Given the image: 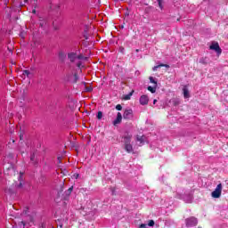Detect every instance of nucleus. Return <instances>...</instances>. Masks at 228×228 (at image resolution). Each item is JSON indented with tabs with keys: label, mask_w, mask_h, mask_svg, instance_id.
Instances as JSON below:
<instances>
[{
	"label": "nucleus",
	"mask_w": 228,
	"mask_h": 228,
	"mask_svg": "<svg viewBox=\"0 0 228 228\" xmlns=\"http://www.w3.org/2000/svg\"><path fill=\"white\" fill-rule=\"evenodd\" d=\"M199 224V220L195 216H191L185 219V225L186 227H195Z\"/></svg>",
	"instance_id": "f257e3e1"
},
{
	"label": "nucleus",
	"mask_w": 228,
	"mask_h": 228,
	"mask_svg": "<svg viewBox=\"0 0 228 228\" xmlns=\"http://www.w3.org/2000/svg\"><path fill=\"white\" fill-rule=\"evenodd\" d=\"M213 199H220L222 197V183L217 184L216 188L211 193Z\"/></svg>",
	"instance_id": "f03ea898"
},
{
	"label": "nucleus",
	"mask_w": 228,
	"mask_h": 228,
	"mask_svg": "<svg viewBox=\"0 0 228 228\" xmlns=\"http://www.w3.org/2000/svg\"><path fill=\"white\" fill-rule=\"evenodd\" d=\"M123 118L125 120H131V118H133V110L132 109H126L124 111Z\"/></svg>",
	"instance_id": "7ed1b4c3"
},
{
	"label": "nucleus",
	"mask_w": 228,
	"mask_h": 228,
	"mask_svg": "<svg viewBox=\"0 0 228 228\" xmlns=\"http://www.w3.org/2000/svg\"><path fill=\"white\" fill-rule=\"evenodd\" d=\"M209 49L212 51H216L218 54H222V48H220V45L218 43H213L210 46Z\"/></svg>",
	"instance_id": "20e7f679"
},
{
	"label": "nucleus",
	"mask_w": 228,
	"mask_h": 228,
	"mask_svg": "<svg viewBox=\"0 0 228 228\" xmlns=\"http://www.w3.org/2000/svg\"><path fill=\"white\" fill-rule=\"evenodd\" d=\"M139 102L142 106H147L149 104V96L142 94L139 99Z\"/></svg>",
	"instance_id": "39448f33"
},
{
	"label": "nucleus",
	"mask_w": 228,
	"mask_h": 228,
	"mask_svg": "<svg viewBox=\"0 0 228 228\" xmlns=\"http://www.w3.org/2000/svg\"><path fill=\"white\" fill-rule=\"evenodd\" d=\"M133 138V135L130 134L129 133H126L124 135H123V143L126 144V143H131V139Z\"/></svg>",
	"instance_id": "423d86ee"
},
{
	"label": "nucleus",
	"mask_w": 228,
	"mask_h": 228,
	"mask_svg": "<svg viewBox=\"0 0 228 228\" xmlns=\"http://www.w3.org/2000/svg\"><path fill=\"white\" fill-rule=\"evenodd\" d=\"M68 59L69 60V61H71V63H74V61L77 60V53H74V52L69 53Z\"/></svg>",
	"instance_id": "0eeeda50"
},
{
	"label": "nucleus",
	"mask_w": 228,
	"mask_h": 228,
	"mask_svg": "<svg viewBox=\"0 0 228 228\" xmlns=\"http://www.w3.org/2000/svg\"><path fill=\"white\" fill-rule=\"evenodd\" d=\"M199 63L201 65H209V63H211V60L209 57H201L200 58Z\"/></svg>",
	"instance_id": "6e6552de"
},
{
	"label": "nucleus",
	"mask_w": 228,
	"mask_h": 228,
	"mask_svg": "<svg viewBox=\"0 0 228 228\" xmlns=\"http://www.w3.org/2000/svg\"><path fill=\"white\" fill-rule=\"evenodd\" d=\"M122 122V113L118 112L116 119L113 121V126H118Z\"/></svg>",
	"instance_id": "1a4fd4ad"
},
{
	"label": "nucleus",
	"mask_w": 228,
	"mask_h": 228,
	"mask_svg": "<svg viewBox=\"0 0 228 228\" xmlns=\"http://www.w3.org/2000/svg\"><path fill=\"white\" fill-rule=\"evenodd\" d=\"M183 92L184 99H188L190 97V91L188 90V87L186 86H183Z\"/></svg>",
	"instance_id": "9d476101"
},
{
	"label": "nucleus",
	"mask_w": 228,
	"mask_h": 228,
	"mask_svg": "<svg viewBox=\"0 0 228 228\" xmlns=\"http://www.w3.org/2000/svg\"><path fill=\"white\" fill-rule=\"evenodd\" d=\"M125 151L128 153L133 152V145L131 142L125 144Z\"/></svg>",
	"instance_id": "9b49d317"
},
{
	"label": "nucleus",
	"mask_w": 228,
	"mask_h": 228,
	"mask_svg": "<svg viewBox=\"0 0 228 228\" xmlns=\"http://www.w3.org/2000/svg\"><path fill=\"white\" fill-rule=\"evenodd\" d=\"M66 58H67V54L65 53V52H60L59 53V60L61 61H65Z\"/></svg>",
	"instance_id": "f8f14e48"
},
{
	"label": "nucleus",
	"mask_w": 228,
	"mask_h": 228,
	"mask_svg": "<svg viewBox=\"0 0 228 228\" xmlns=\"http://www.w3.org/2000/svg\"><path fill=\"white\" fill-rule=\"evenodd\" d=\"M136 142H140L141 145H143L144 142H145V135H137L136 137Z\"/></svg>",
	"instance_id": "ddd939ff"
},
{
	"label": "nucleus",
	"mask_w": 228,
	"mask_h": 228,
	"mask_svg": "<svg viewBox=\"0 0 228 228\" xmlns=\"http://www.w3.org/2000/svg\"><path fill=\"white\" fill-rule=\"evenodd\" d=\"M19 184H16V188H18V190H20V188H22V173L20 174V176H19Z\"/></svg>",
	"instance_id": "4468645a"
},
{
	"label": "nucleus",
	"mask_w": 228,
	"mask_h": 228,
	"mask_svg": "<svg viewBox=\"0 0 228 228\" xmlns=\"http://www.w3.org/2000/svg\"><path fill=\"white\" fill-rule=\"evenodd\" d=\"M173 106H179L181 104V102L177 99H171L169 102Z\"/></svg>",
	"instance_id": "2eb2a0df"
},
{
	"label": "nucleus",
	"mask_w": 228,
	"mask_h": 228,
	"mask_svg": "<svg viewBox=\"0 0 228 228\" xmlns=\"http://www.w3.org/2000/svg\"><path fill=\"white\" fill-rule=\"evenodd\" d=\"M158 86H148V90H149V92H151V94H156V87H157Z\"/></svg>",
	"instance_id": "dca6fc26"
},
{
	"label": "nucleus",
	"mask_w": 228,
	"mask_h": 228,
	"mask_svg": "<svg viewBox=\"0 0 228 228\" xmlns=\"http://www.w3.org/2000/svg\"><path fill=\"white\" fill-rule=\"evenodd\" d=\"M72 190H74V187H69V190H67V191H65V195H66L67 197H69V195H70V193H72Z\"/></svg>",
	"instance_id": "f3484780"
},
{
	"label": "nucleus",
	"mask_w": 228,
	"mask_h": 228,
	"mask_svg": "<svg viewBox=\"0 0 228 228\" xmlns=\"http://www.w3.org/2000/svg\"><path fill=\"white\" fill-rule=\"evenodd\" d=\"M150 83H153L155 86H158V82L154 79L153 77H150Z\"/></svg>",
	"instance_id": "a211bd4d"
},
{
	"label": "nucleus",
	"mask_w": 228,
	"mask_h": 228,
	"mask_svg": "<svg viewBox=\"0 0 228 228\" xmlns=\"http://www.w3.org/2000/svg\"><path fill=\"white\" fill-rule=\"evenodd\" d=\"M157 1H158V4H159V7L160 8V10H163L164 0H157Z\"/></svg>",
	"instance_id": "6ab92c4d"
},
{
	"label": "nucleus",
	"mask_w": 228,
	"mask_h": 228,
	"mask_svg": "<svg viewBox=\"0 0 228 228\" xmlns=\"http://www.w3.org/2000/svg\"><path fill=\"white\" fill-rule=\"evenodd\" d=\"M30 75H31V72H29V70L26 69L23 71V76H27V77H29Z\"/></svg>",
	"instance_id": "aec40b11"
},
{
	"label": "nucleus",
	"mask_w": 228,
	"mask_h": 228,
	"mask_svg": "<svg viewBox=\"0 0 228 228\" xmlns=\"http://www.w3.org/2000/svg\"><path fill=\"white\" fill-rule=\"evenodd\" d=\"M118 52L121 53V54H125L126 53V49L124 48V46H120L118 49Z\"/></svg>",
	"instance_id": "412c9836"
},
{
	"label": "nucleus",
	"mask_w": 228,
	"mask_h": 228,
	"mask_svg": "<svg viewBox=\"0 0 228 228\" xmlns=\"http://www.w3.org/2000/svg\"><path fill=\"white\" fill-rule=\"evenodd\" d=\"M77 60H86V57H84L82 53L77 55Z\"/></svg>",
	"instance_id": "4be33fe9"
},
{
	"label": "nucleus",
	"mask_w": 228,
	"mask_h": 228,
	"mask_svg": "<svg viewBox=\"0 0 228 228\" xmlns=\"http://www.w3.org/2000/svg\"><path fill=\"white\" fill-rule=\"evenodd\" d=\"M78 79H79V77L77 76V73H75L74 74V81H73V83H77Z\"/></svg>",
	"instance_id": "5701e85b"
},
{
	"label": "nucleus",
	"mask_w": 228,
	"mask_h": 228,
	"mask_svg": "<svg viewBox=\"0 0 228 228\" xmlns=\"http://www.w3.org/2000/svg\"><path fill=\"white\" fill-rule=\"evenodd\" d=\"M96 117H97L98 120H101V118H102V111H98Z\"/></svg>",
	"instance_id": "b1692460"
},
{
	"label": "nucleus",
	"mask_w": 228,
	"mask_h": 228,
	"mask_svg": "<svg viewBox=\"0 0 228 228\" xmlns=\"http://www.w3.org/2000/svg\"><path fill=\"white\" fill-rule=\"evenodd\" d=\"M154 220H150L149 223H148V226L149 227H154Z\"/></svg>",
	"instance_id": "393cba45"
},
{
	"label": "nucleus",
	"mask_w": 228,
	"mask_h": 228,
	"mask_svg": "<svg viewBox=\"0 0 228 228\" xmlns=\"http://www.w3.org/2000/svg\"><path fill=\"white\" fill-rule=\"evenodd\" d=\"M131 95H133V93H130L129 94H126L125 96V101H129V99H131Z\"/></svg>",
	"instance_id": "a878e982"
},
{
	"label": "nucleus",
	"mask_w": 228,
	"mask_h": 228,
	"mask_svg": "<svg viewBox=\"0 0 228 228\" xmlns=\"http://www.w3.org/2000/svg\"><path fill=\"white\" fill-rule=\"evenodd\" d=\"M161 67H164V65L160 64V65L155 66V67H153L152 70L156 71V70H158V69H159Z\"/></svg>",
	"instance_id": "bb28decb"
},
{
	"label": "nucleus",
	"mask_w": 228,
	"mask_h": 228,
	"mask_svg": "<svg viewBox=\"0 0 228 228\" xmlns=\"http://www.w3.org/2000/svg\"><path fill=\"white\" fill-rule=\"evenodd\" d=\"M116 110H118V111H122V105L118 104V105L116 106Z\"/></svg>",
	"instance_id": "cd10ccee"
},
{
	"label": "nucleus",
	"mask_w": 228,
	"mask_h": 228,
	"mask_svg": "<svg viewBox=\"0 0 228 228\" xmlns=\"http://www.w3.org/2000/svg\"><path fill=\"white\" fill-rule=\"evenodd\" d=\"M139 228H148V224H142Z\"/></svg>",
	"instance_id": "c85d7f7f"
},
{
	"label": "nucleus",
	"mask_w": 228,
	"mask_h": 228,
	"mask_svg": "<svg viewBox=\"0 0 228 228\" xmlns=\"http://www.w3.org/2000/svg\"><path fill=\"white\" fill-rule=\"evenodd\" d=\"M81 65H83V63H82L81 61H78V62L77 63V67L78 69H81Z\"/></svg>",
	"instance_id": "c756f323"
},
{
	"label": "nucleus",
	"mask_w": 228,
	"mask_h": 228,
	"mask_svg": "<svg viewBox=\"0 0 228 228\" xmlns=\"http://www.w3.org/2000/svg\"><path fill=\"white\" fill-rule=\"evenodd\" d=\"M86 92H92V87H87Z\"/></svg>",
	"instance_id": "7c9ffc66"
},
{
	"label": "nucleus",
	"mask_w": 228,
	"mask_h": 228,
	"mask_svg": "<svg viewBox=\"0 0 228 228\" xmlns=\"http://www.w3.org/2000/svg\"><path fill=\"white\" fill-rule=\"evenodd\" d=\"M111 193H112V195H116L115 189H111Z\"/></svg>",
	"instance_id": "2f4dec72"
},
{
	"label": "nucleus",
	"mask_w": 228,
	"mask_h": 228,
	"mask_svg": "<svg viewBox=\"0 0 228 228\" xmlns=\"http://www.w3.org/2000/svg\"><path fill=\"white\" fill-rule=\"evenodd\" d=\"M34 159H35V155H31V156H30L31 161H33Z\"/></svg>",
	"instance_id": "473e14b6"
},
{
	"label": "nucleus",
	"mask_w": 228,
	"mask_h": 228,
	"mask_svg": "<svg viewBox=\"0 0 228 228\" xmlns=\"http://www.w3.org/2000/svg\"><path fill=\"white\" fill-rule=\"evenodd\" d=\"M3 33H4V29L0 30V35H3Z\"/></svg>",
	"instance_id": "72a5a7b5"
},
{
	"label": "nucleus",
	"mask_w": 228,
	"mask_h": 228,
	"mask_svg": "<svg viewBox=\"0 0 228 228\" xmlns=\"http://www.w3.org/2000/svg\"><path fill=\"white\" fill-rule=\"evenodd\" d=\"M158 102V100H153V104H156Z\"/></svg>",
	"instance_id": "f704fd0d"
},
{
	"label": "nucleus",
	"mask_w": 228,
	"mask_h": 228,
	"mask_svg": "<svg viewBox=\"0 0 228 228\" xmlns=\"http://www.w3.org/2000/svg\"><path fill=\"white\" fill-rule=\"evenodd\" d=\"M187 202H191V197L189 198V200Z\"/></svg>",
	"instance_id": "c9c22d12"
},
{
	"label": "nucleus",
	"mask_w": 228,
	"mask_h": 228,
	"mask_svg": "<svg viewBox=\"0 0 228 228\" xmlns=\"http://www.w3.org/2000/svg\"><path fill=\"white\" fill-rule=\"evenodd\" d=\"M23 213L24 215H28V210H25Z\"/></svg>",
	"instance_id": "e433bc0d"
},
{
	"label": "nucleus",
	"mask_w": 228,
	"mask_h": 228,
	"mask_svg": "<svg viewBox=\"0 0 228 228\" xmlns=\"http://www.w3.org/2000/svg\"><path fill=\"white\" fill-rule=\"evenodd\" d=\"M41 28H44V22L40 23Z\"/></svg>",
	"instance_id": "4c0bfd02"
},
{
	"label": "nucleus",
	"mask_w": 228,
	"mask_h": 228,
	"mask_svg": "<svg viewBox=\"0 0 228 228\" xmlns=\"http://www.w3.org/2000/svg\"><path fill=\"white\" fill-rule=\"evenodd\" d=\"M84 37H85L86 40H88V37L87 36H84Z\"/></svg>",
	"instance_id": "58836bf2"
},
{
	"label": "nucleus",
	"mask_w": 228,
	"mask_h": 228,
	"mask_svg": "<svg viewBox=\"0 0 228 228\" xmlns=\"http://www.w3.org/2000/svg\"><path fill=\"white\" fill-rule=\"evenodd\" d=\"M78 176H79V175H75L76 179H77Z\"/></svg>",
	"instance_id": "ea45409f"
},
{
	"label": "nucleus",
	"mask_w": 228,
	"mask_h": 228,
	"mask_svg": "<svg viewBox=\"0 0 228 228\" xmlns=\"http://www.w3.org/2000/svg\"><path fill=\"white\" fill-rule=\"evenodd\" d=\"M163 65H164V67H169V66H168V65H167V64H166V65H165V64H163Z\"/></svg>",
	"instance_id": "a19ab883"
},
{
	"label": "nucleus",
	"mask_w": 228,
	"mask_h": 228,
	"mask_svg": "<svg viewBox=\"0 0 228 228\" xmlns=\"http://www.w3.org/2000/svg\"><path fill=\"white\" fill-rule=\"evenodd\" d=\"M20 139L22 140V135H20Z\"/></svg>",
	"instance_id": "79ce46f5"
},
{
	"label": "nucleus",
	"mask_w": 228,
	"mask_h": 228,
	"mask_svg": "<svg viewBox=\"0 0 228 228\" xmlns=\"http://www.w3.org/2000/svg\"><path fill=\"white\" fill-rule=\"evenodd\" d=\"M8 50L10 51V53H12V49L8 48Z\"/></svg>",
	"instance_id": "37998d69"
},
{
	"label": "nucleus",
	"mask_w": 228,
	"mask_h": 228,
	"mask_svg": "<svg viewBox=\"0 0 228 228\" xmlns=\"http://www.w3.org/2000/svg\"><path fill=\"white\" fill-rule=\"evenodd\" d=\"M122 28H124L123 25L121 26Z\"/></svg>",
	"instance_id": "c03bdc74"
}]
</instances>
